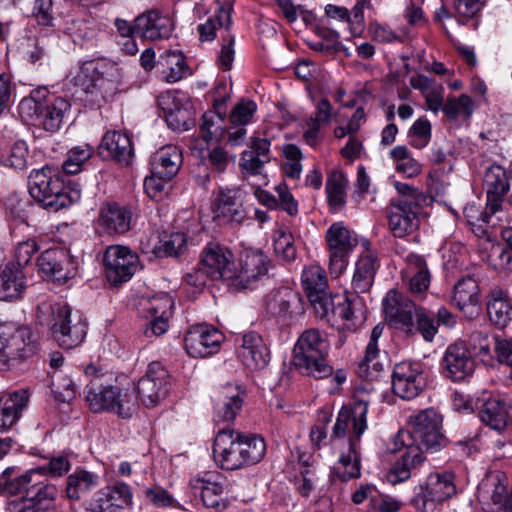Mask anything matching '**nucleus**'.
Returning a JSON list of instances; mask_svg holds the SVG:
<instances>
[{"instance_id": "1", "label": "nucleus", "mask_w": 512, "mask_h": 512, "mask_svg": "<svg viewBox=\"0 0 512 512\" xmlns=\"http://www.w3.org/2000/svg\"><path fill=\"white\" fill-rule=\"evenodd\" d=\"M266 453L262 437L235 429L221 428L213 444L215 462L224 470H238L257 464Z\"/></svg>"}, {"instance_id": "2", "label": "nucleus", "mask_w": 512, "mask_h": 512, "mask_svg": "<svg viewBox=\"0 0 512 512\" xmlns=\"http://www.w3.org/2000/svg\"><path fill=\"white\" fill-rule=\"evenodd\" d=\"M36 319L38 324L48 327L63 349L79 346L86 337V321L80 314H72L71 308L66 304L42 302L37 306Z\"/></svg>"}, {"instance_id": "3", "label": "nucleus", "mask_w": 512, "mask_h": 512, "mask_svg": "<svg viewBox=\"0 0 512 512\" xmlns=\"http://www.w3.org/2000/svg\"><path fill=\"white\" fill-rule=\"evenodd\" d=\"M74 82L85 94L86 102L100 107L119 92L122 72L114 62H90L80 68Z\"/></svg>"}, {"instance_id": "4", "label": "nucleus", "mask_w": 512, "mask_h": 512, "mask_svg": "<svg viewBox=\"0 0 512 512\" xmlns=\"http://www.w3.org/2000/svg\"><path fill=\"white\" fill-rule=\"evenodd\" d=\"M330 343L327 335L315 328L305 330L298 338L293 362L302 374L315 379L330 377L333 367L328 363Z\"/></svg>"}, {"instance_id": "5", "label": "nucleus", "mask_w": 512, "mask_h": 512, "mask_svg": "<svg viewBox=\"0 0 512 512\" xmlns=\"http://www.w3.org/2000/svg\"><path fill=\"white\" fill-rule=\"evenodd\" d=\"M28 189L34 200L55 212L77 202L81 197L79 189L66 187L58 172L49 166L30 173Z\"/></svg>"}, {"instance_id": "6", "label": "nucleus", "mask_w": 512, "mask_h": 512, "mask_svg": "<svg viewBox=\"0 0 512 512\" xmlns=\"http://www.w3.org/2000/svg\"><path fill=\"white\" fill-rule=\"evenodd\" d=\"M397 439H402L407 447L416 451L437 452L447 445V438L442 433V417L434 409L420 411L410 418V431L401 432Z\"/></svg>"}, {"instance_id": "7", "label": "nucleus", "mask_w": 512, "mask_h": 512, "mask_svg": "<svg viewBox=\"0 0 512 512\" xmlns=\"http://www.w3.org/2000/svg\"><path fill=\"white\" fill-rule=\"evenodd\" d=\"M37 344L31 329L12 322L0 324V370H9L32 357Z\"/></svg>"}, {"instance_id": "8", "label": "nucleus", "mask_w": 512, "mask_h": 512, "mask_svg": "<svg viewBox=\"0 0 512 512\" xmlns=\"http://www.w3.org/2000/svg\"><path fill=\"white\" fill-rule=\"evenodd\" d=\"M483 189L486 194V208L482 220L488 223V218L496 214H499L498 220H508L512 216V194L509 178L502 166L493 164L486 169Z\"/></svg>"}, {"instance_id": "9", "label": "nucleus", "mask_w": 512, "mask_h": 512, "mask_svg": "<svg viewBox=\"0 0 512 512\" xmlns=\"http://www.w3.org/2000/svg\"><path fill=\"white\" fill-rule=\"evenodd\" d=\"M41 476L39 472L22 475L17 480V486L11 484V490L25 491V497L20 501L9 504V512H47L55 507L57 489L54 485L35 482L34 477Z\"/></svg>"}, {"instance_id": "10", "label": "nucleus", "mask_w": 512, "mask_h": 512, "mask_svg": "<svg viewBox=\"0 0 512 512\" xmlns=\"http://www.w3.org/2000/svg\"><path fill=\"white\" fill-rule=\"evenodd\" d=\"M325 239L329 249V273L337 278L346 271L349 257L358 240L356 235L340 222L328 228Z\"/></svg>"}, {"instance_id": "11", "label": "nucleus", "mask_w": 512, "mask_h": 512, "mask_svg": "<svg viewBox=\"0 0 512 512\" xmlns=\"http://www.w3.org/2000/svg\"><path fill=\"white\" fill-rule=\"evenodd\" d=\"M171 378L160 362H152L143 377L138 381L137 394L147 408L159 405L168 395Z\"/></svg>"}, {"instance_id": "12", "label": "nucleus", "mask_w": 512, "mask_h": 512, "mask_svg": "<svg viewBox=\"0 0 512 512\" xmlns=\"http://www.w3.org/2000/svg\"><path fill=\"white\" fill-rule=\"evenodd\" d=\"M105 273L109 283L121 285L131 279L139 266V257L129 247L109 246L104 253Z\"/></svg>"}, {"instance_id": "13", "label": "nucleus", "mask_w": 512, "mask_h": 512, "mask_svg": "<svg viewBox=\"0 0 512 512\" xmlns=\"http://www.w3.org/2000/svg\"><path fill=\"white\" fill-rule=\"evenodd\" d=\"M189 486L195 496H200L205 507L216 510L226 507L224 498L227 488L226 479L219 472H201L190 480Z\"/></svg>"}, {"instance_id": "14", "label": "nucleus", "mask_w": 512, "mask_h": 512, "mask_svg": "<svg viewBox=\"0 0 512 512\" xmlns=\"http://www.w3.org/2000/svg\"><path fill=\"white\" fill-rule=\"evenodd\" d=\"M386 320L395 329L414 335V314L418 306L404 294L390 290L383 300Z\"/></svg>"}, {"instance_id": "15", "label": "nucleus", "mask_w": 512, "mask_h": 512, "mask_svg": "<svg viewBox=\"0 0 512 512\" xmlns=\"http://www.w3.org/2000/svg\"><path fill=\"white\" fill-rule=\"evenodd\" d=\"M391 378L393 393L406 400L417 397L427 384L426 376L418 363L401 362L396 364Z\"/></svg>"}, {"instance_id": "16", "label": "nucleus", "mask_w": 512, "mask_h": 512, "mask_svg": "<svg viewBox=\"0 0 512 512\" xmlns=\"http://www.w3.org/2000/svg\"><path fill=\"white\" fill-rule=\"evenodd\" d=\"M132 505L131 488L123 482H117L97 491L87 501L86 510L89 512H123L130 509Z\"/></svg>"}, {"instance_id": "17", "label": "nucleus", "mask_w": 512, "mask_h": 512, "mask_svg": "<svg viewBox=\"0 0 512 512\" xmlns=\"http://www.w3.org/2000/svg\"><path fill=\"white\" fill-rule=\"evenodd\" d=\"M367 412L368 403L363 400L355 401L351 408H342L333 427L332 439L344 438L349 432L348 445L351 439L356 444L367 429Z\"/></svg>"}, {"instance_id": "18", "label": "nucleus", "mask_w": 512, "mask_h": 512, "mask_svg": "<svg viewBox=\"0 0 512 512\" xmlns=\"http://www.w3.org/2000/svg\"><path fill=\"white\" fill-rule=\"evenodd\" d=\"M37 266L45 277L59 284L74 277L77 268L73 257L63 248H50L42 252Z\"/></svg>"}, {"instance_id": "19", "label": "nucleus", "mask_w": 512, "mask_h": 512, "mask_svg": "<svg viewBox=\"0 0 512 512\" xmlns=\"http://www.w3.org/2000/svg\"><path fill=\"white\" fill-rule=\"evenodd\" d=\"M200 264L204 267L211 280L232 282L235 277V262L232 251L218 243L210 242L202 250Z\"/></svg>"}, {"instance_id": "20", "label": "nucleus", "mask_w": 512, "mask_h": 512, "mask_svg": "<svg viewBox=\"0 0 512 512\" xmlns=\"http://www.w3.org/2000/svg\"><path fill=\"white\" fill-rule=\"evenodd\" d=\"M441 368L446 378L458 382L473 374L475 361L466 344L456 341L446 348L441 360Z\"/></svg>"}, {"instance_id": "21", "label": "nucleus", "mask_w": 512, "mask_h": 512, "mask_svg": "<svg viewBox=\"0 0 512 512\" xmlns=\"http://www.w3.org/2000/svg\"><path fill=\"white\" fill-rule=\"evenodd\" d=\"M222 339L223 335L216 328L194 325L185 335V349L191 357L205 358L218 352Z\"/></svg>"}, {"instance_id": "22", "label": "nucleus", "mask_w": 512, "mask_h": 512, "mask_svg": "<svg viewBox=\"0 0 512 512\" xmlns=\"http://www.w3.org/2000/svg\"><path fill=\"white\" fill-rule=\"evenodd\" d=\"M479 257L489 267L500 272L512 271V227L504 228L499 241H484Z\"/></svg>"}, {"instance_id": "23", "label": "nucleus", "mask_w": 512, "mask_h": 512, "mask_svg": "<svg viewBox=\"0 0 512 512\" xmlns=\"http://www.w3.org/2000/svg\"><path fill=\"white\" fill-rule=\"evenodd\" d=\"M236 353L241 362L251 370L264 369L270 362V351L263 338L249 332L236 338Z\"/></svg>"}, {"instance_id": "24", "label": "nucleus", "mask_w": 512, "mask_h": 512, "mask_svg": "<svg viewBox=\"0 0 512 512\" xmlns=\"http://www.w3.org/2000/svg\"><path fill=\"white\" fill-rule=\"evenodd\" d=\"M269 258L259 250H246L240 258V267H235V277L231 284L237 288H248L253 282L266 276Z\"/></svg>"}, {"instance_id": "25", "label": "nucleus", "mask_w": 512, "mask_h": 512, "mask_svg": "<svg viewBox=\"0 0 512 512\" xmlns=\"http://www.w3.org/2000/svg\"><path fill=\"white\" fill-rule=\"evenodd\" d=\"M314 309L320 317H325L333 324L342 325L347 329H354V312L351 302L343 295L323 296L320 302L315 301Z\"/></svg>"}, {"instance_id": "26", "label": "nucleus", "mask_w": 512, "mask_h": 512, "mask_svg": "<svg viewBox=\"0 0 512 512\" xmlns=\"http://www.w3.org/2000/svg\"><path fill=\"white\" fill-rule=\"evenodd\" d=\"M418 208L408 200H396L387 208L388 226L395 237L403 238L418 228Z\"/></svg>"}, {"instance_id": "27", "label": "nucleus", "mask_w": 512, "mask_h": 512, "mask_svg": "<svg viewBox=\"0 0 512 512\" xmlns=\"http://www.w3.org/2000/svg\"><path fill=\"white\" fill-rule=\"evenodd\" d=\"M243 200V191L239 187L220 188L214 201L215 218L227 223H241L246 217Z\"/></svg>"}, {"instance_id": "28", "label": "nucleus", "mask_w": 512, "mask_h": 512, "mask_svg": "<svg viewBox=\"0 0 512 512\" xmlns=\"http://www.w3.org/2000/svg\"><path fill=\"white\" fill-rule=\"evenodd\" d=\"M99 155L112 159L122 166H129L134 158V147L130 136L119 131H108L99 145Z\"/></svg>"}, {"instance_id": "29", "label": "nucleus", "mask_w": 512, "mask_h": 512, "mask_svg": "<svg viewBox=\"0 0 512 512\" xmlns=\"http://www.w3.org/2000/svg\"><path fill=\"white\" fill-rule=\"evenodd\" d=\"M478 415L485 425L498 432L512 426V407L498 396L484 394Z\"/></svg>"}, {"instance_id": "30", "label": "nucleus", "mask_w": 512, "mask_h": 512, "mask_svg": "<svg viewBox=\"0 0 512 512\" xmlns=\"http://www.w3.org/2000/svg\"><path fill=\"white\" fill-rule=\"evenodd\" d=\"M174 301L166 293L156 295L148 300L146 311L147 318L150 319V326L145 330L146 336L163 335L169 326V319L172 316Z\"/></svg>"}, {"instance_id": "31", "label": "nucleus", "mask_w": 512, "mask_h": 512, "mask_svg": "<svg viewBox=\"0 0 512 512\" xmlns=\"http://www.w3.org/2000/svg\"><path fill=\"white\" fill-rule=\"evenodd\" d=\"M479 286L472 277H464L455 285L452 304L457 307L466 318L473 319L480 312Z\"/></svg>"}, {"instance_id": "32", "label": "nucleus", "mask_w": 512, "mask_h": 512, "mask_svg": "<svg viewBox=\"0 0 512 512\" xmlns=\"http://www.w3.org/2000/svg\"><path fill=\"white\" fill-rule=\"evenodd\" d=\"M243 397L237 387L228 385L215 398L214 421L217 425L229 426L243 406Z\"/></svg>"}, {"instance_id": "33", "label": "nucleus", "mask_w": 512, "mask_h": 512, "mask_svg": "<svg viewBox=\"0 0 512 512\" xmlns=\"http://www.w3.org/2000/svg\"><path fill=\"white\" fill-rule=\"evenodd\" d=\"M29 402L25 389L3 395L0 398V431L9 430L21 417Z\"/></svg>"}, {"instance_id": "34", "label": "nucleus", "mask_w": 512, "mask_h": 512, "mask_svg": "<svg viewBox=\"0 0 512 512\" xmlns=\"http://www.w3.org/2000/svg\"><path fill=\"white\" fill-rule=\"evenodd\" d=\"M407 267L402 279L408 282L409 291L414 296L423 295L430 285V272L422 256L410 254L407 256Z\"/></svg>"}, {"instance_id": "35", "label": "nucleus", "mask_w": 512, "mask_h": 512, "mask_svg": "<svg viewBox=\"0 0 512 512\" xmlns=\"http://www.w3.org/2000/svg\"><path fill=\"white\" fill-rule=\"evenodd\" d=\"M182 163V153L174 145L160 148L152 157L151 172L160 179L170 181L175 177Z\"/></svg>"}, {"instance_id": "36", "label": "nucleus", "mask_w": 512, "mask_h": 512, "mask_svg": "<svg viewBox=\"0 0 512 512\" xmlns=\"http://www.w3.org/2000/svg\"><path fill=\"white\" fill-rule=\"evenodd\" d=\"M136 35L149 40L168 38L172 32V22L156 11L139 15L136 19Z\"/></svg>"}, {"instance_id": "37", "label": "nucleus", "mask_w": 512, "mask_h": 512, "mask_svg": "<svg viewBox=\"0 0 512 512\" xmlns=\"http://www.w3.org/2000/svg\"><path fill=\"white\" fill-rule=\"evenodd\" d=\"M132 212L118 203H106L100 209L99 224L108 232L123 234L130 230Z\"/></svg>"}, {"instance_id": "38", "label": "nucleus", "mask_w": 512, "mask_h": 512, "mask_svg": "<svg viewBox=\"0 0 512 512\" xmlns=\"http://www.w3.org/2000/svg\"><path fill=\"white\" fill-rule=\"evenodd\" d=\"M487 314L489 320L498 328H504L512 320V303L506 291L493 288L487 296Z\"/></svg>"}, {"instance_id": "39", "label": "nucleus", "mask_w": 512, "mask_h": 512, "mask_svg": "<svg viewBox=\"0 0 512 512\" xmlns=\"http://www.w3.org/2000/svg\"><path fill=\"white\" fill-rule=\"evenodd\" d=\"M361 476V458L356 450L354 440H350L347 453H342L338 461L331 467L332 482H347Z\"/></svg>"}, {"instance_id": "40", "label": "nucleus", "mask_w": 512, "mask_h": 512, "mask_svg": "<svg viewBox=\"0 0 512 512\" xmlns=\"http://www.w3.org/2000/svg\"><path fill=\"white\" fill-rule=\"evenodd\" d=\"M383 330L384 326L382 324H377L372 329L365 356L358 364L357 374L364 380H372L383 369V365L377 360L379 354L378 339Z\"/></svg>"}, {"instance_id": "41", "label": "nucleus", "mask_w": 512, "mask_h": 512, "mask_svg": "<svg viewBox=\"0 0 512 512\" xmlns=\"http://www.w3.org/2000/svg\"><path fill=\"white\" fill-rule=\"evenodd\" d=\"M114 396H119V386L117 385H104L94 381L86 385V401L89 409L94 413L110 412V409H115L112 404Z\"/></svg>"}, {"instance_id": "42", "label": "nucleus", "mask_w": 512, "mask_h": 512, "mask_svg": "<svg viewBox=\"0 0 512 512\" xmlns=\"http://www.w3.org/2000/svg\"><path fill=\"white\" fill-rule=\"evenodd\" d=\"M301 281L313 307L315 301L320 302L323 296L329 295L326 291L328 288L327 276L320 265L312 264L305 267L301 275Z\"/></svg>"}, {"instance_id": "43", "label": "nucleus", "mask_w": 512, "mask_h": 512, "mask_svg": "<svg viewBox=\"0 0 512 512\" xmlns=\"http://www.w3.org/2000/svg\"><path fill=\"white\" fill-rule=\"evenodd\" d=\"M26 290V281L22 269L14 264L7 265L0 273V301L19 299Z\"/></svg>"}, {"instance_id": "44", "label": "nucleus", "mask_w": 512, "mask_h": 512, "mask_svg": "<svg viewBox=\"0 0 512 512\" xmlns=\"http://www.w3.org/2000/svg\"><path fill=\"white\" fill-rule=\"evenodd\" d=\"M70 107V103L61 97L44 101L38 126L47 132H57L61 128L64 117L70 110Z\"/></svg>"}, {"instance_id": "45", "label": "nucleus", "mask_w": 512, "mask_h": 512, "mask_svg": "<svg viewBox=\"0 0 512 512\" xmlns=\"http://www.w3.org/2000/svg\"><path fill=\"white\" fill-rule=\"evenodd\" d=\"M232 6L225 3L218 8L217 13L210 17L204 24L198 26L199 39L203 41H212L216 37L217 29L230 34Z\"/></svg>"}, {"instance_id": "46", "label": "nucleus", "mask_w": 512, "mask_h": 512, "mask_svg": "<svg viewBox=\"0 0 512 512\" xmlns=\"http://www.w3.org/2000/svg\"><path fill=\"white\" fill-rule=\"evenodd\" d=\"M424 461L422 452L416 451L413 447L398 459L386 474V480L392 485L404 482L411 476V469Z\"/></svg>"}, {"instance_id": "47", "label": "nucleus", "mask_w": 512, "mask_h": 512, "mask_svg": "<svg viewBox=\"0 0 512 512\" xmlns=\"http://www.w3.org/2000/svg\"><path fill=\"white\" fill-rule=\"evenodd\" d=\"M454 478L452 473L430 474L426 483L427 497L432 501L442 502L454 496L456 494Z\"/></svg>"}, {"instance_id": "48", "label": "nucleus", "mask_w": 512, "mask_h": 512, "mask_svg": "<svg viewBox=\"0 0 512 512\" xmlns=\"http://www.w3.org/2000/svg\"><path fill=\"white\" fill-rule=\"evenodd\" d=\"M376 272V258L367 253L361 256L355 265V271L352 278V287L356 293L367 292L374 281Z\"/></svg>"}, {"instance_id": "49", "label": "nucleus", "mask_w": 512, "mask_h": 512, "mask_svg": "<svg viewBox=\"0 0 512 512\" xmlns=\"http://www.w3.org/2000/svg\"><path fill=\"white\" fill-rule=\"evenodd\" d=\"M98 475L84 469L75 470L67 479L66 493L69 499L78 500L81 495L98 485Z\"/></svg>"}, {"instance_id": "50", "label": "nucleus", "mask_w": 512, "mask_h": 512, "mask_svg": "<svg viewBox=\"0 0 512 512\" xmlns=\"http://www.w3.org/2000/svg\"><path fill=\"white\" fill-rule=\"evenodd\" d=\"M188 237L183 232H174L164 236L153 247L152 252L156 257H179L187 250Z\"/></svg>"}, {"instance_id": "51", "label": "nucleus", "mask_w": 512, "mask_h": 512, "mask_svg": "<svg viewBox=\"0 0 512 512\" xmlns=\"http://www.w3.org/2000/svg\"><path fill=\"white\" fill-rule=\"evenodd\" d=\"M225 111H207L202 116L200 135L204 141H219L223 138Z\"/></svg>"}, {"instance_id": "52", "label": "nucleus", "mask_w": 512, "mask_h": 512, "mask_svg": "<svg viewBox=\"0 0 512 512\" xmlns=\"http://www.w3.org/2000/svg\"><path fill=\"white\" fill-rule=\"evenodd\" d=\"M348 180L341 172H333L326 182L328 202L334 211L340 210L346 203L345 189Z\"/></svg>"}, {"instance_id": "53", "label": "nucleus", "mask_w": 512, "mask_h": 512, "mask_svg": "<svg viewBox=\"0 0 512 512\" xmlns=\"http://www.w3.org/2000/svg\"><path fill=\"white\" fill-rule=\"evenodd\" d=\"M41 90H34L29 97L23 98L18 106L21 119L31 125L38 126L44 102L41 100Z\"/></svg>"}, {"instance_id": "54", "label": "nucleus", "mask_w": 512, "mask_h": 512, "mask_svg": "<svg viewBox=\"0 0 512 512\" xmlns=\"http://www.w3.org/2000/svg\"><path fill=\"white\" fill-rule=\"evenodd\" d=\"M507 493L498 476H489L481 481L478 486V498L483 502H492L499 504L503 501Z\"/></svg>"}, {"instance_id": "55", "label": "nucleus", "mask_w": 512, "mask_h": 512, "mask_svg": "<svg viewBox=\"0 0 512 512\" xmlns=\"http://www.w3.org/2000/svg\"><path fill=\"white\" fill-rule=\"evenodd\" d=\"M112 402L115 409H110V412L121 418L132 417L138 409V401L134 389L119 386V396H114Z\"/></svg>"}, {"instance_id": "56", "label": "nucleus", "mask_w": 512, "mask_h": 512, "mask_svg": "<svg viewBox=\"0 0 512 512\" xmlns=\"http://www.w3.org/2000/svg\"><path fill=\"white\" fill-rule=\"evenodd\" d=\"M443 113L450 120L458 117L470 118L473 113V102L470 96L461 94L459 97H450L443 106Z\"/></svg>"}, {"instance_id": "57", "label": "nucleus", "mask_w": 512, "mask_h": 512, "mask_svg": "<svg viewBox=\"0 0 512 512\" xmlns=\"http://www.w3.org/2000/svg\"><path fill=\"white\" fill-rule=\"evenodd\" d=\"M414 318L416 320L414 333L417 331L425 341L432 342L438 332V323L436 322L435 314L418 306Z\"/></svg>"}, {"instance_id": "58", "label": "nucleus", "mask_w": 512, "mask_h": 512, "mask_svg": "<svg viewBox=\"0 0 512 512\" xmlns=\"http://www.w3.org/2000/svg\"><path fill=\"white\" fill-rule=\"evenodd\" d=\"M349 20V12L346 8L328 4L325 6V19L322 20L323 25H325L329 31L323 33V37H329L330 40H337L339 38V33L334 30L333 22H338L340 24H348Z\"/></svg>"}, {"instance_id": "59", "label": "nucleus", "mask_w": 512, "mask_h": 512, "mask_svg": "<svg viewBox=\"0 0 512 512\" xmlns=\"http://www.w3.org/2000/svg\"><path fill=\"white\" fill-rule=\"evenodd\" d=\"M93 154V149L87 145L73 147L69 150L67 159L63 163V169L67 174H76L81 166L88 161Z\"/></svg>"}, {"instance_id": "60", "label": "nucleus", "mask_w": 512, "mask_h": 512, "mask_svg": "<svg viewBox=\"0 0 512 512\" xmlns=\"http://www.w3.org/2000/svg\"><path fill=\"white\" fill-rule=\"evenodd\" d=\"M165 64L168 71L164 75V80L168 83H175L181 80L187 74V64L181 53L168 52L165 57Z\"/></svg>"}, {"instance_id": "61", "label": "nucleus", "mask_w": 512, "mask_h": 512, "mask_svg": "<svg viewBox=\"0 0 512 512\" xmlns=\"http://www.w3.org/2000/svg\"><path fill=\"white\" fill-rule=\"evenodd\" d=\"M274 251L283 261H294L297 256V252L294 246V238L292 234L280 231L274 240Z\"/></svg>"}, {"instance_id": "62", "label": "nucleus", "mask_w": 512, "mask_h": 512, "mask_svg": "<svg viewBox=\"0 0 512 512\" xmlns=\"http://www.w3.org/2000/svg\"><path fill=\"white\" fill-rule=\"evenodd\" d=\"M370 0H358L349 14L348 26L353 37H360L365 28L364 10L370 9Z\"/></svg>"}, {"instance_id": "63", "label": "nucleus", "mask_w": 512, "mask_h": 512, "mask_svg": "<svg viewBox=\"0 0 512 512\" xmlns=\"http://www.w3.org/2000/svg\"><path fill=\"white\" fill-rule=\"evenodd\" d=\"M409 136L413 137L411 145L417 149L427 146L431 139V124L426 118L417 119L409 130Z\"/></svg>"}, {"instance_id": "64", "label": "nucleus", "mask_w": 512, "mask_h": 512, "mask_svg": "<svg viewBox=\"0 0 512 512\" xmlns=\"http://www.w3.org/2000/svg\"><path fill=\"white\" fill-rule=\"evenodd\" d=\"M469 343L479 357H491L493 341L487 332L482 330L473 331L469 336Z\"/></svg>"}]
</instances>
